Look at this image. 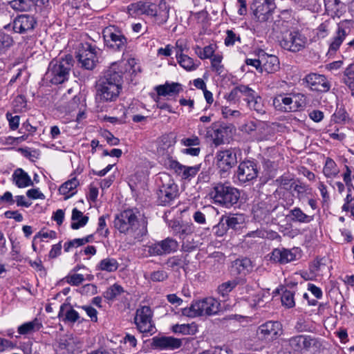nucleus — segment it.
Returning a JSON list of instances; mask_svg holds the SVG:
<instances>
[{
	"instance_id": "nucleus-1",
	"label": "nucleus",
	"mask_w": 354,
	"mask_h": 354,
	"mask_svg": "<svg viewBox=\"0 0 354 354\" xmlns=\"http://www.w3.org/2000/svg\"><path fill=\"white\" fill-rule=\"evenodd\" d=\"M122 63H113L99 80L96 86V97L100 102L115 101L122 90Z\"/></svg>"
},
{
	"instance_id": "nucleus-2",
	"label": "nucleus",
	"mask_w": 354,
	"mask_h": 354,
	"mask_svg": "<svg viewBox=\"0 0 354 354\" xmlns=\"http://www.w3.org/2000/svg\"><path fill=\"white\" fill-rule=\"evenodd\" d=\"M114 226L120 233L130 234L138 241L147 232L145 222L140 225L131 209L124 210L117 215L114 220Z\"/></svg>"
},
{
	"instance_id": "nucleus-3",
	"label": "nucleus",
	"mask_w": 354,
	"mask_h": 354,
	"mask_svg": "<svg viewBox=\"0 0 354 354\" xmlns=\"http://www.w3.org/2000/svg\"><path fill=\"white\" fill-rule=\"evenodd\" d=\"M73 59L71 55L53 59L44 75V80L53 84H59L67 81L73 67Z\"/></svg>"
},
{
	"instance_id": "nucleus-4",
	"label": "nucleus",
	"mask_w": 354,
	"mask_h": 354,
	"mask_svg": "<svg viewBox=\"0 0 354 354\" xmlns=\"http://www.w3.org/2000/svg\"><path fill=\"white\" fill-rule=\"evenodd\" d=\"M221 309V303L214 297H206L193 301L189 307L182 309V314L189 317L212 316L216 315Z\"/></svg>"
},
{
	"instance_id": "nucleus-5",
	"label": "nucleus",
	"mask_w": 354,
	"mask_h": 354,
	"mask_svg": "<svg viewBox=\"0 0 354 354\" xmlns=\"http://www.w3.org/2000/svg\"><path fill=\"white\" fill-rule=\"evenodd\" d=\"M209 195L216 203L226 207L236 203L240 196L238 189L231 187L228 183L213 184Z\"/></svg>"
},
{
	"instance_id": "nucleus-6",
	"label": "nucleus",
	"mask_w": 354,
	"mask_h": 354,
	"mask_svg": "<svg viewBox=\"0 0 354 354\" xmlns=\"http://www.w3.org/2000/svg\"><path fill=\"white\" fill-rule=\"evenodd\" d=\"M107 48L114 51H123L127 46V39L120 30L113 26L106 27L102 32Z\"/></svg>"
},
{
	"instance_id": "nucleus-7",
	"label": "nucleus",
	"mask_w": 354,
	"mask_h": 354,
	"mask_svg": "<svg viewBox=\"0 0 354 354\" xmlns=\"http://www.w3.org/2000/svg\"><path fill=\"white\" fill-rule=\"evenodd\" d=\"M178 243L172 238L149 243L144 246L143 251L146 256H162L171 254L178 250Z\"/></svg>"
},
{
	"instance_id": "nucleus-8",
	"label": "nucleus",
	"mask_w": 354,
	"mask_h": 354,
	"mask_svg": "<svg viewBox=\"0 0 354 354\" xmlns=\"http://www.w3.org/2000/svg\"><path fill=\"white\" fill-rule=\"evenodd\" d=\"M162 185L159 186L157 192L158 201L160 205H166L170 203L177 196L178 187L167 174H163L160 177Z\"/></svg>"
},
{
	"instance_id": "nucleus-9",
	"label": "nucleus",
	"mask_w": 354,
	"mask_h": 354,
	"mask_svg": "<svg viewBox=\"0 0 354 354\" xmlns=\"http://www.w3.org/2000/svg\"><path fill=\"white\" fill-rule=\"evenodd\" d=\"M100 50L89 43L82 44L77 52V57L82 66L92 70L97 62Z\"/></svg>"
},
{
	"instance_id": "nucleus-10",
	"label": "nucleus",
	"mask_w": 354,
	"mask_h": 354,
	"mask_svg": "<svg viewBox=\"0 0 354 354\" xmlns=\"http://www.w3.org/2000/svg\"><path fill=\"white\" fill-rule=\"evenodd\" d=\"M153 313L149 306H142L136 310L134 318L138 330L142 333L153 334L156 331L152 322Z\"/></svg>"
},
{
	"instance_id": "nucleus-11",
	"label": "nucleus",
	"mask_w": 354,
	"mask_h": 354,
	"mask_svg": "<svg viewBox=\"0 0 354 354\" xmlns=\"http://www.w3.org/2000/svg\"><path fill=\"white\" fill-rule=\"evenodd\" d=\"M307 41V38L301 32L292 31L283 35L280 41V45L285 50L296 53L304 49Z\"/></svg>"
},
{
	"instance_id": "nucleus-12",
	"label": "nucleus",
	"mask_w": 354,
	"mask_h": 354,
	"mask_svg": "<svg viewBox=\"0 0 354 354\" xmlns=\"http://www.w3.org/2000/svg\"><path fill=\"white\" fill-rule=\"evenodd\" d=\"M257 165L251 160L241 162L236 170V177L241 183H246L256 179L258 176Z\"/></svg>"
},
{
	"instance_id": "nucleus-13",
	"label": "nucleus",
	"mask_w": 354,
	"mask_h": 354,
	"mask_svg": "<svg viewBox=\"0 0 354 354\" xmlns=\"http://www.w3.org/2000/svg\"><path fill=\"white\" fill-rule=\"evenodd\" d=\"M198 133L200 135L204 134L207 138H209L213 143L218 146L224 143V138L227 136V127L221 126L216 123L212 124L208 127L205 133L203 130V127L198 125Z\"/></svg>"
},
{
	"instance_id": "nucleus-14",
	"label": "nucleus",
	"mask_w": 354,
	"mask_h": 354,
	"mask_svg": "<svg viewBox=\"0 0 354 354\" xmlns=\"http://www.w3.org/2000/svg\"><path fill=\"white\" fill-rule=\"evenodd\" d=\"M257 333L262 339L273 340L282 334V325L279 322H267L259 326Z\"/></svg>"
},
{
	"instance_id": "nucleus-15",
	"label": "nucleus",
	"mask_w": 354,
	"mask_h": 354,
	"mask_svg": "<svg viewBox=\"0 0 354 354\" xmlns=\"http://www.w3.org/2000/svg\"><path fill=\"white\" fill-rule=\"evenodd\" d=\"M216 165L223 171L230 170L237 163L236 150L229 149L219 151L216 155Z\"/></svg>"
},
{
	"instance_id": "nucleus-16",
	"label": "nucleus",
	"mask_w": 354,
	"mask_h": 354,
	"mask_svg": "<svg viewBox=\"0 0 354 354\" xmlns=\"http://www.w3.org/2000/svg\"><path fill=\"white\" fill-rule=\"evenodd\" d=\"M307 86L312 90L317 92L326 93L331 86L330 82L326 76L317 73H310L304 78Z\"/></svg>"
},
{
	"instance_id": "nucleus-17",
	"label": "nucleus",
	"mask_w": 354,
	"mask_h": 354,
	"mask_svg": "<svg viewBox=\"0 0 354 354\" xmlns=\"http://www.w3.org/2000/svg\"><path fill=\"white\" fill-rule=\"evenodd\" d=\"M313 342V339L309 336L297 335L288 340H283L282 346L286 350L290 349L294 352H299L304 349L308 350Z\"/></svg>"
},
{
	"instance_id": "nucleus-18",
	"label": "nucleus",
	"mask_w": 354,
	"mask_h": 354,
	"mask_svg": "<svg viewBox=\"0 0 354 354\" xmlns=\"http://www.w3.org/2000/svg\"><path fill=\"white\" fill-rule=\"evenodd\" d=\"M183 345V339L171 336L154 337L152 338L151 346L160 350L173 351Z\"/></svg>"
},
{
	"instance_id": "nucleus-19",
	"label": "nucleus",
	"mask_w": 354,
	"mask_h": 354,
	"mask_svg": "<svg viewBox=\"0 0 354 354\" xmlns=\"http://www.w3.org/2000/svg\"><path fill=\"white\" fill-rule=\"evenodd\" d=\"M258 3L254 11L255 18L261 22L268 21L275 8L274 0H258Z\"/></svg>"
},
{
	"instance_id": "nucleus-20",
	"label": "nucleus",
	"mask_w": 354,
	"mask_h": 354,
	"mask_svg": "<svg viewBox=\"0 0 354 354\" xmlns=\"http://www.w3.org/2000/svg\"><path fill=\"white\" fill-rule=\"evenodd\" d=\"M35 24L36 21L32 16L21 15L15 19L12 28L15 32L23 34L32 30Z\"/></svg>"
},
{
	"instance_id": "nucleus-21",
	"label": "nucleus",
	"mask_w": 354,
	"mask_h": 354,
	"mask_svg": "<svg viewBox=\"0 0 354 354\" xmlns=\"http://www.w3.org/2000/svg\"><path fill=\"white\" fill-rule=\"evenodd\" d=\"M82 344V342L79 337L72 335H67L60 338L59 348L64 350L68 353H75L81 351Z\"/></svg>"
},
{
	"instance_id": "nucleus-22",
	"label": "nucleus",
	"mask_w": 354,
	"mask_h": 354,
	"mask_svg": "<svg viewBox=\"0 0 354 354\" xmlns=\"http://www.w3.org/2000/svg\"><path fill=\"white\" fill-rule=\"evenodd\" d=\"M276 208V206H272L270 203L261 202L253 207L254 218L258 221L268 222L270 215Z\"/></svg>"
},
{
	"instance_id": "nucleus-23",
	"label": "nucleus",
	"mask_w": 354,
	"mask_h": 354,
	"mask_svg": "<svg viewBox=\"0 0 354 354\" xmlns=\"http://www.w3.org/2000/svg\"><path fill=\"white\" fill-rule=\"evenodd\" d=\"M296 259V254L292 250L275 248L270 255V260L274 263L286 264Z\"/></svg>"
},
{
	"instance_id": "nucleus-24",
	"label": "nucleus",
	"mask_w": 354,
	"mask_h": 354,
	"mask_svg": "<svg viewBox=\"0 0 354 354\" xmlns=\"http://www.w3.org/2000/svg\"><path fill=\"white\" fill-rule=\"evenodd\" d=\"M171 167L178 176L185 180H189L194 178L200 170L199 165L187 167L181 165L177 161L172 162L171 164Z\"/></svg>"
},
{
	"instance_id": "nucleus-25",
	"label": "nucleus",
	"mask_w": 354,
	"mask_h": 354,
	"mask_svg": "<svg viewBox=\"0 0 354 354\" xmlns=\"http://www.w3.org/2000/svg\"><path fill=\"white\" fill-rule=\"evenodd\" d=\"M128 10L130 15L145 14L150 16H156L157 13L154 4L141 1L129 5L128 6Z\"/></svg>"
},
{
	"instance_id": "nucleus-26",
	"label": "nucleus",
	"mask_w": 354,
	"mask_h": 354,
	"mask_svg": "<svg viewBox=\"0 0 354 354\" xmlns=\"http://www.w3.org/2000/svg\"><path fill=\"white\" fill-rule=\"evenodd\" d=\"M348 33L346 30L340 26H337V30L331 38L329 44L328 54L335 55L339 50L342 42L346 39Z\"/></svg>"
},
{
	"instance_id": "nucleus-27",
	"label": "nucleus",
	"mask_w": 354,
	"mask_h": 354,
	"mask_svg": "<svg viewBox=\"0 0 354 354\" xmlns=\"http://www.w3.org/2000/svg\"><path fill=\"white\" fill-rule=\"evenodd\" d=\"M58 317L65 323L74 324L79 319L80 315L70 304L64 303L60 306Z\"/></svg>"
},
{
	"instance_id": "nucleus-28",
	"label": "nucleus",
	"mask_w": 354,
	"mask_h": 354,
	"mask_svg": "<svg viewBox=\"0 0 354 354\" xmlns=\"http://www.w3.org/2000/svg\"><path fill=\"white\" fill-rule=\"evenodd\" d=\"M292 103L293 98L285 93L277 95L272 101L273 106L276 109L285 112L293 111Z\"/></svg>"
},
{
	"instance_id": "nucleus-29",
	"label": "nucleus",
	"mask_w": 354,
	"mask_h": 354,
	"mask_svg": "<svg viewBox=\"0 0 354 354\" xmlns=\"http://www.w3.org/2000/svg\"><path fill=\"white\" fill-rule=\"evenodd\" d=\"M156 91L158 95L167 96L174 95L179 93L182 90V85L177 82L168 83L158 85L155 88Z\"/></svg>"
},
{
	"instance_id": "nucleus-30",
	"label": "nucleus",
	"mask_w": 354,
	"mask_h": 354,
	"mask_svg": "<svg viewBox=\"0 0 354 354\" xmlns=\"http://www.w3.org/2000/svg\"><path fill=\"white\" fill-rule=\"evenodd\" d=\"M170 227L173 230L174 234L178 236L180 239H184L186 236L192 234L194 230L193 224H181L177 221H171Z\"/></svg>"
},
{
	"instance_id": "nucleus-31",
	"label": "nucleus",
	"mask_w": 354,
	"mask_h": 354,
	"mask_svg": "<svg viewBox=\"0 0 354 354\" xmlns=\"http://www.w3.org/2000/svg\"><path fill=\"white\" fill-rule=\"evenodd\" d=\"M43 327L41 322L35 318L30 322H27L20 325L17 328V333L21 335H31L39 331Z\"/></svg>"
},
{
	"instance_id": "nucleus-32",
	"label": "nucleus",
	"mask_w": 354,
	"mask_h": 354,
	"mask_svg": "<svg viewBox=\"0 0 354 354\" xmlns=\"http://www.w3.org/2000/svg\"><path fill=\"white\" fill-rule=\"evenodd\" d=\"M262 72L264 71L268 73H272L279 68V61L277 57L272 55H262Z\"/></svg>"
},
{
	"instance_id": "nucleus-33",
	"label": "nucleus",
	"mask_w": 354,
	"mask_h": 354,
	"mask_svg": "<svg viewBox=\"0 0 354 354\" xmlns=\"http://www.w3.org/2000/svg\"><path fill=\"white\" fill-rule=\"evenodd\" d=\"M13 181L19 188H24L33 185V183L28 176L22 169H17L12 174Z\"/></svg>"
},
{
	"instance_id": "nucleus-34",
	"label": "nucleus",
	"mask_w": 354,
	"mask_h": 354,
	"mask_svg": "<svg viewBox=\"0 0 354 354\" xmlns=\"http://www.w3.org/2000/svg\"><path fill=\"white\" fill-rule=\"evenodd\" d=\"M326 11L332 17H340L344 12V4L340 0H324Z\"/></svg>"
},
{
	"instance_id": "nucleus-35",
	"label": "nucleus",
	"mask_w": 354,
	"mask_h": 354,
	"mask_svg": "<svg viewBox=\"0 0 354 354\" xmlns=\"http://www.w3.org/2000/svg\"><path fill=\"white\" fill-rule=\"evenodd\" d=\"M79 185V181L76 178H73L62 184L59 192L62 195L65 196L64 199L66 200L75 194V188Z\"/></svg>"
},
{
	"instance_id": "nucleus-36",
	"label": "nucleus",
	"mask_w": 354,
	"mask_h": 354,
	"mask_svg": "<svg viewBox=\"0 0 354 354\" xmlns=\"http://www.w3.org/2000/svg\"><path fill=\"white\" fill-rule=\"evenodd\" d=\"M71 219L73 221V223H71V228L73 230H77L86 225L88 221V217L87 216H84L83 213L77 208H74L72 211Z\"/></svg>"
},
{
	"instance_id": "nucleus-37",
	"label": "nucleus",
	"mask_w": 354,
	"mask_h": 354,
	"mask_svg": "<svg viewBox=\"0 0 354 354\" xmlns=\"http://www.w3.org/2000/svg\"><path fill=\"white\" fill-rule=\"evenodd\" d=\"M289 216L293 222L308 223L313 220V216L305 214L299 207H295L290 211Z\"/></svg>"
},
{
	"instance_id": "nucleus-38",
	"label": "nucleus",
	"mask_w": 354,
	"mask_h": 354,
	"mask_svg": "<svg viewBox=\"0 0 354 354\" xmlns=\"http://www.w3.org/2000/svg\"><path fill=\"white\" fill-rule=\"evenodd\" d=\"M232 268L237 274H246L252 269V261L248 258L236 259L233 263Z\"/></svg>"
},
{
	"instance_id": "nucleus-39",
	"label": "nucleus",
	"mask_w": 354,
	"mask_h": 354,
	"mask_svg": "<svg viewBox=\"0 0 354 354\" xmlns=\"http://www.w3.org/2000/svg\"><path fill=\"white\" fill-rule=\"evenodd\" d=\"M227 228H232L233 230L239 229L243 223H244V216L242 214H233L231 216H222Z\"/></svg>"
},
{
	"instance_id": "nucleus-40",
	"label": "nucleus",
	"mask_w": 354,
	"mask_h": 354,
	"mask_svg": "<svg viewBox=\"0 0 354 354\" xmlns=\"http://www.w3.org/2000/svg\"><path fill=\"white\" fill-rule=\"evenodd\" d=\"M119 268V263L113 258H106L100 261L97 265V270L113 272L116 271Z\"/></svg>"
},
{
	"instance_id": "nucleus-41",
	"label": "nucleus",
	"mask_w": 354,
	"mask_h": 354,
	"mask_svg": "<svg viewBox=\"0 0 354 354\" xmlns=\"http://www.w3.org/2000/svg\"><path fill=\"white\" fill-rule=\"evenodd\" d=\"M177 62L179 65L187 71H195L200 65L199 61H194L190 57L183 55L176 57Z\"/></svg>"
},
{
	"instance_id": "nucleus-42",
	"label": "nucleus",
	"mask_w": 354,
	"mask_h": 354,
	"mask_svg": "<svg viewBox=\"0 0 354 354\" xmlns=\"http://www.w3.org/2000/svg\"><path fill=\"white\" fill-rule=\"evenodd\" d=\"M342 81L352 92L354 91V63L346 68Z\"/></svg>"
},
{
	"instance_id": "nucleus-43",
	"label": "nucleus",
	"mask_w": 354,
	"mask_h": 354,
	"mask_svg": "<svg viewBox=\"0 0 354 354\" xmlns=\"http://www.w3.org/2000/svg\"><path fill=\"white\" fill-rule=\"evenodd\" d=\"M269 292L262 290L257 295L250 297L248 302L252 308L261 307L264 305V299H269Z\"/></svg>"
},
{
	"instance_id": "nucleus-44",
	"label": "nucleus",
	"mask_w": 354,
	"mask_h": 354,
	"mask_svg": "<svg viewBox=\"0 0 354 354\" xmlns=\"http://www.w3.org/2000/svg\"><path fill=\"white\" fill-rule=\"evenodd\" d=\"M323 173L327 178H334L338 174L339 169L333 160L330 158L326 159L323 168Z\"/></svg>"
},
{
	"instance_id": "nucleus-45",
	"label": "nucleus",
	"mask_w": 354,
	"mask_h": 354,
	"mask_svg": "<svg viewBox=\"0 0 354 354\" xmlns=\"http://www.w3.org/2000/svg\"><path fill=\"white\" fill-rule=\"evenodd\" d=\"M13 44L14 40L12 37L3 31L0 30V55L6 53Z\"/></svg>"
},
{
	"instance_id": "nucleus-46",
	"label": "nucleus",
	"mask_w": 354,
	"mask_h": 354,
	"mask_svg": "<svg viewBox=\"0 0 354 354\" xmlns=\"http://www.w3.org/2000/svg\"><path fill=\"white\" fill-rule=\"evenodd\" d=\"M223 56L221 54H215L211 58V69L218 75L225 72V67L222 64Z\"/></svg>"
},
{
	"instance_id": "nucleus-47",
	"label": "nucleus",
	"mask_w": 354,
	"mask_h": 354,
	"mask_svg": "<svg viewBox=\"0 0 354 354\" xmlns=\"http://www.w3.org/2000/svg\"><path fill=\"white\" fill-rule=\"evenodd\" d=\"M93 236L88 235L86 237L81 239H75L71 241H69L64 243V251L68 252L73 248H77L79 246L83 245L87 243H89L92 241Z\"/></svg>"
},
{
	"instance_id": "nucleus-48",
	"label": "nucleus",
	"mask_w": 354,
	"mask_h": 354,
	"mask_svg": "<svg viewBox=\"0 0 354 354\" xmlns=\"http://www.w3.org/2000/svg\"><path fill=\"white\" fill-rule=\"evenodd\" d=\"M195 53L201 59L212 58L214 55V47L213 45H208L203 48L196 46L194 48Z\"/></svg>"
},
{
	"instance_id": "nucleus-49",
	"label": "nucleus",
	"mask_w": 354,
	"mask_h": 354,
	"mask_svg": "<svg viewBox=\"0 0 354 354\" xmlns=\"http://www.w3.org/2000/svg\"><path fill=\"white\" fill-rule=\"evenodd\" d=\"M124 292V288L120 285L114 283L105 291L104 297L109 301H113Z\"/></svg>"
},
{
	"instance_id": "nucleus-50",
	"label": "nucleus",
	"mask_w": 354,
	"mask_h": 354,
	"mask_svg": "<svg viewBox=\"0 0 354 354\" xmlns=\"http://www.w3.org/2000/svg\"><path fill=\"white\" fill-rule=\"evenodd\" d=\"M238 285V281L236 279L227 281L218 286L217 288L218 293L225 297Z\"/></svg>"
},
{
	"instance_id": "nucleus-51",
	"label": "nucleus",
	"mask_w": 354,
	"mask_h": 354,
	"mask_svg": "<svg viewBox=\"0 0 354 354\" xmlns=\"http://www.w3.org/2000/svg\"><path fill=\"white\" fill-rule=\"evenodd\" d=\"M145 278L153 282H162L168 278V274L163 270H158L152 272L149 274H145Z\"/></svg>"
},
{
	"instance_id": "nucleus-52",
	"label": "nucleus",
	"mask_w": 354,
	"mask_h": 354,
	"mask_svg": "<svg viewBox=\"0 0 354 354\" xmlns=\"http://www.w3.org/2000/svg\"><path fill=\"white\" fill-rule=\"evenodd\" d=\"M247 103L250 109H254L258 113L263 114L266 113L261 97L259 95H255L252 98L250 99Z\"/></svg>"
},
{
	"instance_id": "nucleus-53",
	"label": "nucleus",
	"mask_w": 354,
	"mask_h": 354,
	"mask_svg": "<svg viewBox=\"0 0 354 354\" xmlns=\"http://www.w3.org/2000/svg\"><path fill=\"white\" fill-rule=\"evenodd\" d=\"M31 0H12L10 4L12 8L17 11H26L30 6Z\"/></svg>"
},
{
	"instance_id": "nucleus-54",
	"label": "nucleus",
	"mask_w": 354,
	"mask_h": 354,
	"mask_svg": "<svg viewBox=\"0 0 354 354\" xmlns=\"http://www.w3.org/2000/svg\"><path fill=\"white\" fill-rule=\"evenodd\" d=\"M294 295L292 291L286 290L281 296L282 304L289 308L294 307L295 305Z\"/></svg>"
},
{
	"instance_id": "nucleus-55",
	"label": "nucleus",
	"mask_w": 354,
	"mask_h": 354,
	"mask_svg": "<svg viewBox=\"0 0 354 354\" xmlns=\"http://www.w3.org/2000/svg\"><path fill=\"white\" fill-rule=\"evenodd\" d=\"M293 102H295V105L293 107V111L297 109H304L307 104V97L304 94L302 93H294Z\"/></svg>"
},
{
	"instance_id": "nucleus-56",
	"label": "nucleus",
	"mask_w": 354,
	"mask_h": 354,
	"mask_svg": "<svg viewBox=\"0 0 354 354\" xmlns=\"http://www.w3.org/2000/svg\"><path fill=\"white\" fill-rule=\"evenodd\" d=\"M106 218H109V215H103L99 218L97 229V232L104 237H106L109 234V230L106 227Z\"/></svg>"
},
{
	"instance_id": "nucleus-57",
	"label": "nucleus",
	"mask_w": 354,
	"mask_h": 354,
	"mask_svg": "<svg viewBox=\"0 0 354 354\" xmlns=\"http://www.w3.org/2000/svg\"><path fill=\"white\" fill-rule=\"evenodd\" d=\"M66 281L71 286H79L84 281V277L81 274H73L65 277Z\"/></svg>"
},
{
	"instance_id": "nucleus-58",
	"label": "nucleus",
	"mask_w": 354,
	"mask_h": 354,
	"mask_svg": "<svg viewBox=\"0 0 354 354\" xmlns=\"http://www.w3.org/2000/svg\"><path fill=\"white\" fill-rule=\"evenodd\" d=\"M330 30V22L325 21L321 24L317 28V36L318 38L324 39L328 36Z\"/></svg>"
},
{
	"instance_id": "nucleus-59",
	"label": "nucleus",
	"mask_w": 354,
	"mask_h": 354,
	"mask_svg": "<svg viewBox=\"0 0 354 354\" xmlns=\"http://www.w3.org/2000/svg\"><path fill=\"white\" fill-rule=\"evenodd\" d=\"M236 41H240V37L236 35L235 32L232 30H227L226 31V37L225 39V45L227 46H233Z\"/></svg>"
},
{
	"instance_id": "nucleus-60",
	"label": "nucleus",
	"mask_w": 354,
	"mask_h": 354,
	"mask_svg": "<svg viewBox=\"0 0 354 354\" xmlns=\"http://www.w3.org/2000/svg\"><path fill=\"white\" fill-rule=\"evenodd\" d=\"M239 91L240 93H242L245 96V100L247 102L250 100V99L252 98L255 95H257L254 90L245 85H239Z\"/></svg>"
},
{
	"instance_id": "nucleus-61",
	"label": "nucleus",
	"mask_w": 354,
	"mask_h": 354,
	"mask_svg": "<svg viewBox=\"0 0 354 354\" xmlns=\"http://www.w3.org/2000/svg\"><path fill=\"white\" fill-rule=\"evenodd\" d=\"M180 143L185 147H196L200 145V140L196 136H192L190 138H183Z\"/></svg>"
},
{
	"instance_id": "nucleus-62",
	"label": "nucleus",
	"mask_w": 354,
	"mask_h": 354,
	"mask_svg": "<svg viewBox=\"0 0 354 354\" xmlns=\"http://www.w3.org/2000/svg\"><path fill=\"white\" fill-rule=\"evenodd\" d=\"M6 118L8 120L9 126L10 129L16 130L19 127V115H12L10 113H7Z\"/></svg>"
},
{
	"instance_id": "nucleus-63",
	"label": "nucleus",
	"mask_w": 354,
	"mask_h": 354,
	"mask_svg": "<svg viewBox=\"0 0 354 354\" xmlns=\"http://www.w3.org/2000/svg\"><path fill=\"white\" fill-rule=\"evenodd\" d=\"M227 226L223 221V218H221L219 223L213 228L214 233L218 236H222L227 231Z\"/></svg>"
},
{
	"instance_id": "nucleus-64",
	"label": "nucleus",
	"mask_w": 354,
	"mask_h": 354,
	"mask_svg": "<svg viewBox=\"0 0 354 354\" xmlns=\"http://www.w3.org/2000/svg\"><path fill=\"white\" fill-rule=\"evenodd\" d=\"M342 209L344 211H350L351 214L354 216V199L350 198L349 194L346 196V203L342 206Z\"/></svg>"
}]
</instances>
